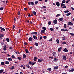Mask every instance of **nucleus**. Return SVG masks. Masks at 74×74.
<instances>
[{"label": "nucleus", "instance_id": "f257e3e1", "mask_svg": "<svg viewBox=\"0 0 74 74\" xmlns=\"http://www.w3.org/2000/svg\"><path fill=\"white\" fill-rule=\"evenodd\" d=\"M28 3L29 5H30L31 4V5H34V2H33L31 1L30 2H28Z\"/></svg>", "mask_w": 74, "mask_h": 74}, {"label": "nucleus", "instance_id": "f03ea898", "mask_svg": "<svg viewBox=\"0 0 74 74\" xmlns=\"http://www.w3.org/2000/svg\"><path fill=\"white\" fill-rule=\"evenodd\" d=\"M68 26H69V25H70L71 26H73V24L71 22H69L68 23Z\"/></svg>", "mask_w": 74, "mask_h": 74}, {"label": "nucleus", "instance_id": "7ed1b4c3", "mask_svg": "<svg viewBox=\"0 0 74 74\" xmlns=\"http://www.w3.org/2000/svg\"><path fill=\"white\" fill-rule=\"evenodd\" d=\"M53 23L55 25H56V24H57V23H58V21L56 19H55V20H53Z\"/></svg>", "mask_w": 74, "mask_h": 74}, {"label": "nucleus", "instance_id": "20e7f679", "mask_svg": "<svg viewBox=\"0 0 74 74\" xmlns=\"http://www.w3.org/2000/svg\"><path fill=\"white\" fill-rule=\"evenodd\" d=\"M53 59L54 60H53V61H54V62H56L58 61V59H57V58H56V57L54 58Z\"/></svg>", "mask_w": 74, "mask_h": 74}, {"label": "nucleus", "instance_id": "39448f33", "mask_svg": "<svg viewBox=\"0 0 74 74\" xmlns=\"http://www.w3.org/2000/svg\"><path fill=\"white\" fill-rule=\"evenodd\" d=\"M43 60V59H42V58H40V59H39L38 60V61L39 63H41V62H42Z\"/></svg>", "mask_w": 74, "mask_h": 74}, {"label": "nucleus", "instance_id": "423d86ee", "mask_svg": "<svg viewBox=\"0 0 74 74\" xmlns=\"http://www.w3.org/2000/svg\"><path fill=\"white\" fill-rule=\"evenodd\" d=\"M63 59V60H66V59H67V57H66L65 56H62Z\"/></svg>", "mask_w": 74, "mask_h": 74}, {"label": "nucleus", "instance_id": "0eeeda50", "mask_svg": "<svg viewBox=\"0 0 74 74\" xmlns=\"http://www.w3.org/2000/svg\"><path fill=\"white\" fill-rule=\"evenodd\" d=\"M56 4L57 7H59V6H60V3H59V2H57Z\"/></svg>", "mask_w": 74, "mask_h": 74}, {"label": "nucleus", "instance_id": "6e6552de", "mask_svg": "<svg viewBox=\"0 0 74 74\" xmlns=\"http://www.w3.org/2000/svg\"><path fill=\"white\" fill-rule=\"evenodd\" d=\"M63 51L65 52H68V50L66 48H65L63 50Z\"/></svg>", "mask_w": 74, "mask_h": 74}, {"label": "nucleus", "instance_id": "1a4fd4ad", "mask_svg": "<svg viewBox=\"0 0 74 74\" xmlns=\"http://www.w3.org/2000/svg\"><path fill=\"white\" fill-rule=\"evenodd\" d=\"M45 32V30L43 29H42L41 31V33L42 34V33H44Z\"/></svg>", "mask_w": 74, "mask_h": 74}, {"label": "nucleus", "instance_id": "9d476101", "mask_svg": "<svg viewBox=\"0 0 74 74\" xmlns=\"http://www.w3.org/2000/svg\"><path fill=\"white\" fill-rule=\"evenodd\" d=\"M38 59V58L37 57H34V60L35 61V62H37V60Z\"/></svg>", "mask_w": 74, "mask_h": 74}, {"label": "nucleus", "instance_id": "9b49d317", "mask_svg": "<svg viewBox=\"0 0 74 74\" xmlns=\"http://www.w3.org/2000/svg\"><path fill=\"white\" fill-rule=\"evenodd\" d=\"M63 19H64L62 17L59 18L58 20H59V21H63Z\"/></svg>", "mask_w": 74, "mask_h": 74}, {"label": "nucleus", "instance_id": "f8f14e48", "mask_svg": "<svg viewBox=\"0 0 74 74\" xmlns=\"http://www.w3.org/2000/svg\"><path fill=\"white\" fill-rule=\"evenodd\" d=\"M23 59H25L26 58V55L25 54H23Z\"/></svg>", "mask_w": 74, "mask_h": 74}, {"label": "nucleus", "instance_id": "ddd939ff", "mask_svg": "<svg viewBox=\"0 0 74 74\" xmlns=\"http://www.w3.org/2000/svg\"><path fill=\"white\" fill-rule=\"evenodd\" d=\"M31 34H35L36 35H37V32H32L31 33Z\"/></svg>", "mask_w": 74, "mask_h": 74}, {"label": "nucleus", "instance_id": "4468645a", "mask_svg": "<svg viewBox=\"0 0 74 74\" xmlns=\"http://www.w3.org/2000/svg\"><path fill=\"white\" fill-rule=\"evenodd\" d=\"M62 47H60L58 49V52H60L61 50H62Z\"/></svg>", "mask_w": 74, "mask_h": 74}, {"label": "nucleus", "instance_id": "2eb2a0df", "mask_svg": "<svg viewBox=\"0 0 74 74\" xmlns=\"http://www.w3.org/2000/svg\"><path fill=\"white\" fill-rule=\"evenodd\" d=\"M71 69V70H69V72H73V71H74V69Z\"/></svg>", "mask_w": 74, "mask_h": 74}, {"label": "nucleus", "instance_id": "dca6fc26", "mask_svg": "<svg viewBox=\"0 0 74 74\" xmlns=\"http://www.w3.org/2000/svg\"><path fill=\"white\" fill-rule=\"evenodd\" d=\"M5 64H10V62L8 61H5Z\"/></svg>", "mask_w": 74, "mask_h": 74}, {"label": "nucleus", "instance_id": "f3484780", "mask_svg": "<svg viewBox=\"0 0 74 74\" xmlns=\"http://www.w3.org/2000/svg\"><path fill=\"white\" fill-rule=\"evenodd\" d=\"M0 29L2 30H3V32L5 31V29H4V28H2L1 27H0Z\"/></svg>", "mask_w": 74, "mask_h": 74}, {"label": "nucleus", "instance_id": "a211bd4d", "mask_svg": "<svg viewBox=\"0 0 74 74\" xmlns=\"http://www.w3.org/2000/svg\"><path fill=\"white\" fill-rule=\"evenodd\" d=\"M53 67V69H56V70H57V69H58V68H59L58 66H54Z\"/></svg>", "mask_w": 74, "mask_h": 74}, {"label": "nucleus", "instance_id": "6ab92c4d", "mask_svg": "<svg viewBox=\"0 0 74 74\" xmlns=\"http://www.w3.org/2000/svg\"><path fill=\"white\" fill-rule=\"evenodd\" d=\"M29 41H32V37H30L29 39Z\"/></svg>", "mask_w": 74, "mask_h": 74}, {"label": "nucleus", "instance_id": "aec40b11", "mask_svg": "<svg viewBox=\"0 0 74 74\" xmlns=\"http://www.w3.org/2000/svg\"><path fill=\"white\" fill-rule=\"evenodd\" d=\"M33 38H34V39H35V40H36V39H37V38L35 35L33 36Z\"/></svg>", "mask_w": 74, "mask_h": 74}, {"label": "nucleus", "instance_id": "412c9836", "mask_svg": "<svg viewBox=\"0 0 74 74\" xmlns=\"http://www.w3.org/2000/svg\"><path fill=\"white\" fill-rule=\"evenodd\" d=\"M32 13H33L34 15H36V12L35 11H32Z\"/></svg>", "mask_w": 74, "mask_h": 74}, {"label": "nucleus", "instance_id": "4be33fe9", "mask_svg": "<svg viewBox=\"0 0 74 74\" xmlns=\"http://www.w3.org/2000/svg\"><path fill=\"white\" fill-rule=\"evenodd\" d=\"M53 56H55V55H56V52H53Z\"/></svg>", "mask_w": 74, "mask_h": 74}, {"label": "nucleus", "instance_id": "5701e85b", "mask_svg": "<svg viewBox=\"0 0 74 74\" xmlns=\"http://www.w3.org/2000/svg\"><path fill=\"white\" fill-rule=\"evenodd\" d=\"M15 68V67L14 66H12L11 68H10V70H13V69H14Z\"/></svg>", "mask_w": 74, "mask_h": 74}, {"label": "nucleus", "instance_id": "b1692460", "mask_svg": "<svg viewBox=\"0 0 74 74\" xmlns=\"http://www.w3.org/2000/svg\"><path fill=\"white\" fill-rule=\"evenodd\" d=\"M56 41L57 44H59V39H57L56 40Z\"/></svg>", "mask_w": 74, "mask_h": 74}, {"label": "nucleus", "instance_id": "393cba45", "mask_svg": "<svg viewBox=\"0 0 74 74\" xmlns=\"http://www.w3.org/2000/svg\"><path fill=\"white\" fill-rule=\"evenodd\" d=\"M3 9H4V7L2 6L0 8V10L1 11L3 10Z\"/></svg>", "mask_w": 74, "mask_h": 74}, {"label": "nucleus", "instance_id": "a878e982", "mask_svg": "<svg viewBox=\"0 0 74 74\" xmlns=\"http://www.w3.org/2000/svg\"><path fill=\"white\" fill-rule=\"evenodd\" d=\"M4 37V35L3 34H0V38H1L2 37Z\"/></svg>", "mask_w": 74, "mask_h": 74}, {"label": "nucleus", "instance_id": "bb28decb", "mask_svg": "<svg viewBox=\"0 0 74 74\" xmlns=\"http://www.w3.org/2000/svg\"><path fill=\"white\" fill-rule=\"evenodd\" d=\"M4 71L3 69L0 70V73H3Z\"/></svg>", "mask_w": 74, "mask_h": 74}, {"label": "nucleus", "instance_id": "cd10ccee", "mask_svg": "<svg viewBox=\"0 0 74 74\" xmlns=\"http://www.w3.org/2000/svg\"><path fill=\"white\" fill-rule=\"evenodd\" d=\"M25 51L26 53H29V52L28 51V50L27 49H25Z\"/></svg>", "mask_w": 74, "mask_h": 74}, {"label": "nucleus", "instance_id": "c85d7f7f", "mask_svg": "<svg viewBox=\"0 0 74 74\" xmlns=\"http://www.w3.org/2000/svg\"><path fill=\"white\" fill-rule=\"evenodd\" d=\"M65 5V4H64L62 3L61 4V7H62V6H64Z\"/></svg>", "mask_w": 74, "mask_h": 74}, {"label": "nucleus", "instance_id": "c756f323", "mask_svg": "<svg viewBox=\"0 0 74 74\" xmlns=\"http://www.w3.org/2000/svg\"><path fill=\"white\" fill-rule=\"evenodd\" d=\"M64 13H67L68 12H69V10H65L64 11Z\"/></svg>", "mask_w": 74, "mask_h": 74}, {"label": "nucleus", "instance_id": "7c9ffc66", "mask_svg": "<svg viewBox=\"0 0 74 74\" xmlns=\"http://www.w3.org/2000/svg\"><path fill=\"white\" fill-rule=\"evenodd\" d=\"M36 63V62H34V63L32 62V66H34V65H35Z\"/></svg>", "mask_w": 74, "mask_h": 74}, {"label": "nucleus", "instance_id": "2f4dec72", "mask_svg": "<svg viewBox=\"0 0 74 74\" xmlns=\"http://www.w3.org/2000/svg\"><path fill=\"white\" fill-rule=\"evenodd\" d=\"M35 45H36V46H38V43L35 42Z\"/></svg>", "mask_w": 74, "mask_h": 74}, {"label": "nucleus", "instance_id": "473e14b6", "mask_svg": "<svg viewBox=\"0 0 74 74\" xmlns=\"http://www.w3.org/2000/svg\"><path fill=\"white\" fill-rule=\"evenodd\" d=\"M1 65H2V66H4L5 64H4V62H2L1 63Z\"/></svg>", "mask_w": 74, "mask_h": 74}, {"label": "nucleus", "instance_id": "72a5a7b5", "mask_svg": "<svg viewBox=\"0 0 74 74\" xmlns=\"http://www.w3.org/2000/svg\"><path fill=\"white\" fill-rule=\"evenodd\" d=\"M42 29L45 30H46V27H43L42 28Z\"/></svg>", "mask_w": 74, "mask_h": 74}, {"label": "nucleus", "instance_id": "f704fd0d", "mask_svg": "<svg viewBox=\"0 0 74 74\" xmlns=\"http://www.w3.org/2000/svg\"><path fill=\"white\" fill-rule=\"evenodd\" d=\"M6 41L7 42H10V40H9V38H6Z\"/></svg>", "mask_w": 74, "mask_h": 74}, {"label": "nucleus", "instance_id": "c9c22d12", "mask_svg": "<svg viewBox=\"0 0 74 74\" xmlns=\"http://www.w3.org/2000/svg\"><path fill=\"white\" fill-rule=\"evenodd\" d=\"M8 60H9V61H10V62H12V59H11V58H9L8 59Z\"/></svg>", "mask_w": 74, "mask_h": 74}, {"label": "nucleus", "instance_id": "e433bc0d", "mask_svg": "<svg viewBox=\"0 0 74 74\" xmlns=\"http://www.w3.org/2000/svg\"><path fill=\"white\" fill-rule=\"evenodd\" d=\"M62 3H66V1H65V0H63L62 1Z\"/></svg>", "mask_w": 74, "mask_h": 74}, {"label": "nucleus", "instance_id": "4c0bfd02", "mask_svg": "<svg viewBox=\"0 0 74 74\" xmlns=\"http://www.w3.org/2000/svg\"><path fill=\"white\" fill-rule=\"evenodd\" d=\"M71 14V13H69L66 14V16H69Z\"/></svg>", "mask_w": 74, "mask_h": 74}, {"label": "nucleus", "instance_id": "58836bf2", "mask_svg": "<svg viewBox=\"0 0 74 74\" xmlns=\"http://www.w3.org/2000/svg\"><path fill=\"white\" fill-rule=\"evenodd\" d=\"M70 34L72 36H74V34L73 33H70Z\"/></svg>", "mask_w": 74, "mask_h": 74}, {"label": "nucleus", "instance_id": "ea45409f", "mask_svg": "<svg viewBox=\"0 0 74 74\" xmlns=\"http://www.w3.org/2000/svg\"><path fill=\"white\" fill-rule=\"evenodd\" d=\"M47 70H48V71H51V68H48L47 69Z\"/></svg>", "mask_w": 74, "mask_h": 74}, {"label": "nucleus", "instance_id": "a19ab883", "mask_svg": "<svg viewBox=\"0 0 74 74\" xmlns=\"http://www.w3.org/2000/svg\"><path fill=\"white\" fill-rule=\"evenodd\" d=\"M67 25H66V24H65L64 25V28H66V27H67Z\"/></svg>", "mask_w": 74, "mask_h": 74}, {"label": "nucleus", "instance_id": "79ce46f5", "mask_svg": "<svg viewBox=\"0 0 74 74\" xmlns=\"http://www.w3.org/2000/svg\"><path fill=\"white\" fill-rule=\"evenodd\" d=\"M70 1V0H67V1H66V4H67V3H68L69 2V1Z\"/></svg>", "mask_w": 74, "mask_h": 74}, {"label": "nucleus", "instance_id": "37998d69", "mask_svg": "<svg viewBox=\"0 0 74 74\" xmlns=\"http://www.w3.org/2000/svg\"><path fill=\"white\" fill-rule=\"evenodd\" d=\"M46 8V6H44L42 8Z\"/></svg>", "mask_w": 74, "mask_h": 74}, {"label": "nucleus", "instance_id": "c03bdc74", "mask_svg": "<svg viewBox=\"0 0 74 74\" xmlns=\"http://www.w3.org/2000/svg\"><path fill=\"white\" fill-rule=\"evenodd\" d=\"M49 30L51 31H53V28L52 27L51 28L49 29Z\"/></svg>", "mask_w": 74, "mask_h": 74}, {"label": "nucleus", "instance_id": "a18cd8bd", "mask_svg": "<svg viewBox=\"0 0 74 74\" xmlns=\"http://www.w3.org/2000/svg\"><path fill=\"white\" fill-rule=\"evenodd\" d=\"M48 24L49 25H50L51 24V21H49L48 23Z\"/></svg>", "mask_w": 74, "mask_h": 74}, {"label": "nucleus", "instance_id": "49530a36", "mask_svg": "<svg viewBox=\"0 0 74 74\" xmlns=\"http://www.w3.org/2000/svg\"><path fill=\"white\" fill-rule=\"evenodd\" d=\"M52 38H51V39L49 40V41H52Z\"/></svg>", "mask_w": 74, "mask_h": 74}, {"label": "nucleus", "instance_id": "de8ad7c7", "mask_svg": "<svg viewBox=\"0 0 74 74\" xmlns=\"http://www.w3.org/2000/svg\"><path fill=\"white\" fill-rule=\"evenodd\" d=\"M60 15H60V14H58L56 16V17H58V16H60Z\"/></svg>", "mask_w": 74, "mask_h": 74}, {"label": "nucleus", "instance_id": "09e8293b", "mask_svg": "<svg viewBox=\"0 0 74 74\" xmlns=\"http://www.w3.org/2000/svg\"><path fill=\"white\" fill-rule=\"evenodd\" d=\"M12 58H15V56L14 55H12Z\"/></svg>", "mask_w": 74, "mask_h": 74}, {"label": "nucleus", "instance_id": "8fccbe9b", "mask_svg": "<svg viewBox=\"0 0 74 74\" xmlns=\"http://www.w3.org/2000/svg\"><path fill=\"white\" fill-rule=\"evenodd\" d=\"M66 44V42H62V44Z\"/></svg>", "mask_w": 74, "mask_h": 74}, {"label": "nucleus", "instance_id": "3c124183", "mask_svg": "<svg viewBox=\"0 0 74 74\" xmlns=\"http://www.w3.org/2000/svg\"><path fill=\"white\" fill-rule=\"evenodd\" d=\"M62 8H66V6H64L62 7Z\"/></svg>", "mask_w": 74, "mask_h": 74}, {"label": "nucleus", "instance_id": "603ef678", "mask_svg": "<svg viewBox=\"0 0 74 74\" xmlns=\"http://www.w3.org/2000/svg\"><path fill=\"white\" fill-rule=\"evenodd\" d=\"M38 1H36L35 2V4H38Z\"/></svg>", "mask_w": 74, "mask_h": 74}, {"label": "nucleus", "instance_id": "864d4df0", "mask_svg": "<svg viewBox=\"0 0 74 74\" xmlns=\"http://www.w3.org/2000/svg\"><path fill=\"white\" fill-rule=\"evenodd\" d=\"M17 14L18 15H20V11H18V13H17Z\"/></svg>", "mask_w": 74, "mask_h": 74}, {"label": "nucleus", "instance_id": "5fc2aeb1", "mask_svg": "<svg viewBox=\"0 0 74 74\" xmlns=\"http://www.w3.org/2000/svg\"><path fill=\"white\" fill-rule=\"evenodd\" d=\"M26 66L28 68H30V66H29V65H26Z\"/></svg>", "mask_w": 74, "mask_h": 74}, {"label": "nucleus", "instance_id": "6e6d98bb", "mask_svg": "<svg viewBox=\"0 0 74 74\" xmlns=\"http://www.w3.org/2000/svg\"><path fill=\"white\" fill-rule=\"evenodd\" d=\"M43 38H44V39H46V38H47V36H43Z\"/></svg>", "mask_w": 74, "mask_h": 74}, {"label": "nucleus", "instance_id": "4d7b16f0", "mask_svg": "<svg viewBox=\"0 0 74 74\" xmlns=\"http://www.w3.org/2000/svg\"><path fill=\"white\" fill-rule=\"evenodd\" d=\"M17 59H18V60H21V58L20 57H18Z\"/></svg>", "mask_w": 74, "mask_h": 74}, {"label": "nucleus", "instance_id": "13d9d810", "mask_svg": "<svg viewBox=\"0 0 74 74\" xmlns=\"http://www.w3.org/2000/svg\"><path fill=\"white\" fill-rule=\"evenodd\" d=\"M64 29H61V31L62 32H64Z\"/></svg>", "mask_w": 74, "mask_h": 74}, {"label": "nucleus", "instance_id": "bf43d9fd", "mask_svg": "<svg viewBox=\"0 0 74 74\" xmlns=\"http://www.w3.org/2000/svg\"><path fill=\"white\" fill-rule=\"evenodd\" d=\"M3 48H7V47H6V45H4L3 46Z\"/></svg>", "mask_w": 74, "mask_h": 74}, {"label": "nucleus", "instance_id": "052dcab7", "mask_svg": "<svg viewBox=\"0 0 74 74\" xmlns=\"http://www.w3.org/2000/svg\"><path fill=\"white\" fill-rule=\"evenodd\" d=\"M15 21H16V19H15V18H14V23H15Z\"/></svg>", "mask_w": 74, "mask_h": 74}, {"label": "nucleus", "instance_id": "680f3d73", "mask_svg": "<svg viewBox=\"0 0 74 74\" xmlns=\"http://www.w3.org/2000/svg\"><path fill=\"white\" fill-rule=\"evenodd\" d=\"M24 44L25 45H27V42H24Z\"/></svg>", "mask_w": 74, "mask_h": 74}, {"label": "nucleus", "instance_id": "e2e57ef3", "mask_svg": "<svg viewBox=\"0 0 74 74\" xmlns=\"http://www.w3.org/2000/svg\"><path fill=\"white\" fill-rule=\"evenodd\" d=\"M15 28V25H14L13 26V28H12V29H14Z\"/></svg>", "mask_w": 74, "mask_h": 74}, {"label": "nucleus", "instance_id": "0e129e2a", "mask_svg": "<svg viewBox=\"0 0 74 74\" xmlns=\"http://www.w3.org/2000/svg\"><path fill=\"white\" fill-rule=\"evenodd\" d=\"M7 49V48H3V50L5 51V50H6Z\"/></svg>", "mask_w": 74, "mask_h": 74}, {"label": "nucleus", "instance_id": "69168bd1", "mask_svg": "<svg viewBox=\"0 0 74 74\" xmlns=\"http://www.w3.org/2000/svg\"><path fill=\"white\" fill-rule=\"evenodd\" d=\"M32 62L31 61H30L29 62V64H32Z\"/></svg>", "mask_w": 74, "mask_h": 74}, {"label": "nucleus", "instance_id": "338daca9", "mask_svg": "<svg viewBox=\"0 0 74 74\" xmlns=\"http://www.w3.org/2000/svg\"><path fill=\"white\" fill-rule=\"evenodd\" d=\"M66 31L68 32V29H64V32Z\"/></svg>", "mask_w": 74, "mask_h": 74}, {"label": "nucleus", "instance_id": "774afa93", "mask_svg": "<svg viewBox=\"0 0 74 74\" xmlns=\"http://www.w3.org/2000/svg\"><path fill=\"white\" fill-rule=\"evenodd\" d=\"M64 67L66 68H67V67H68V66H67V65L66 66H65Z\"/></svg>", "mask_w": 74, "mask_h": 74}]
</instances>
